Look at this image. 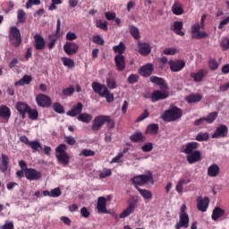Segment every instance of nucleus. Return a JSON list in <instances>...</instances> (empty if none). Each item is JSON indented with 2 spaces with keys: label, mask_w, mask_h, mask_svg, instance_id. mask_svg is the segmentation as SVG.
<instances>
[{
  "label": "nucleus",
  "mask_w": 229,
  "mask_h": 229,
  "mask_svg": "<svg viewBox=\"0 0 229 229\" xmlns=\"http://www.w3.org/2000/svg\"><path fill=\"white\" fill-rule=\"evenodd\" d=\"M151 83L158 85L160 90H154L151 94L150 99L152 103H157V101H162L169 98V86L162 77L152 76L150 77Z\"/></svg>",
  "instance_id": "1"
},
{
  "label": "nucleus",
  "mask_w": 229,
  "mask_h": 229,
  "mask_svg": "<svg viewBox=\"0 0 229 229\" xmlns=\"http://www.w3.org/2000/svg\"><path fill=\"white\" fill-rule=\"evenodd\" d=\"M199 148V143L196 141L188 142L181 148V153H184L188 164H196L201 160V151L196 150Z\"/></svg>",
  "instance_id": "2"
},
{
  "label": "nucleus",
  "mask_w": 229,
  "mask_h": 229,
  "mask_svg": "<svg viewBox=\"0 0 229 229\" xmlns=\"http://www.w3.org/2000/svg\"><path fill=\"white\" fill-rule=\"evenodd\" d=\"M183 116V111L182 108L173 106L168 110H165L161 118L165 123H174L175 121H180Z\"/></svg>",
  "instance_id": "3"
},
{
  "label": "nucleus",
  "mask_w": 229,
  "mask_h": 229,
  "mask_svg": "<svg viewBox=\"0 0 229 229\" xmlns=\"http://www.w3.org/2000/svg\"><path fill=\"white\" fill-rule=\"evenodd\" d=\"M67 146L65 144H60L55 148V157L59 164L67 166L71 157L67 155Z\"/></svg>",
  "instance_id": "4"
},
{
  "label": "nucleus",
  "mask_w": 229,
  "mask_h": 229,
  "mask_svg": "<svg viewBox=\"0 0 229 229\" xmlns=\"http://www.w3.org/2000/svg\"><path fill=\"white\" fill-rule=\"evenodd\" d=\"M189 214H187V205L182 204L179 213V222L175 224V229L189 228Z\"/></svg>",
  "instance_id": "5"
},
{
  "label": "nucleus",
  "mask_w": 229,
  "mask_h": 229,
  "mask_svg": "<svg viewBox=\"0 0 229 229\" xmlns=\"http://www.w3.org/2000/svg\"><path fill=\"white\" fill-rule=\"evenodd\" d=\"M131 182L133 183L134 187H137V185L142 187V185H146V183H152L153 185V174L148 171L146 174L135 175L131 179Z\"/></svg>",
  "instance_id": "6"
},
{
  "label": "nucleus",
  "mask_w": 229,
  "mask_h": 229,
  "mask_svg": "<svg viewBox=\"0 0 229 229\" xmlns=\"http://www.w3.org/2000/svg\"><path fill=\"white\" fill-rule=\"evenodd\" d=\"M9 42L13 47H19L22 44V36L19 28L15 26L10 28Z\"/></svg>",
  "instance_id": "7"
},
{
  "label": "nucleus",
  "mask_w": 229,
  "mask_h": 229,
  "mask_svg": "<svg viewBox=\"0 0 229 229\" xmlns=\"http://www.w3.org/2000/svg\"><path fill=\"white\" fill-rule=\"evenodd\" d=\"M36 103L41 108H49L53 105V100H51V97L46 94H38L36 97Z\"/></svg>",
  "instance_id": "8"
},
{
  "label": "nucleus",
  "mask_w": 229,
  "mask_h": 229,
  "mask_svg": "<svg viewBox=\"0 0 229 229\" xmlns=\"http://www.w3.org/2000/svg\"><path fill=\"white\" fill-rule=\"evenodd\" d=\"M24 174L25 178H27V180H30V182H33V180H40V178H42V173L35 168L25 169Z\"/></svg>",
  "instance_id": "9"
},
{
  "label": "nucleus",
  "mask_w": 229,
  "mask_h": 229,
  "mask_svg": "<svg viewBox=\"0 0 229 229\" xmlns=\"http://www.w3.org/2000/svg\"><path fill=\"white\" fill-rule=\"evenodd\" d=\"M226 137H228V126L225 124L218 126L211 136L213 139H226Z\"/></svg>",
  "instance_id": "10"
},
{
  "label": "nucleus",
  "mask_w": 229,
  "mask_h": 229,
  "mask_svg": "<svg viewBox=\"0 0 229 229\" xmlns=\"http://www.w3.org/2000/svg\"><path fill=\"white\" fill-rule=\"evenodd\" d=\"M138 53L141 56H148V55H151V45L149 43L139 41Z\"/></svg>",
  "instance_id": "11"
},
{
  "label": "nucleus",
  "mask_w": 229,
  "mask_h": 229,
  "mask_svg": "<svg viewBox=\"0 0 229 229\" xmlns=\"http://www.w3.org/2000/svg\"><path fill=\"white\" fill-rule=\"evenodd\" d=\"M106 115H98L94 118L92 121V126L91 130L93 131H99L100 128H103V125L105 124Z\"/></svg>",
  "instance_id": "12"
},
{
  "label": "nucleus",
  "mask_w": 229,
  "mask_h": 229,
  "mask_svg": "<svg viewBox=\"0 0 229 229\" xmlns=\"http://www.w3.org/2000/svg\"><path fill=\"white\" fill-rule=\"evenodd\" d=\"M153 71H155L153 64H147L139 69V74L143 78H149L153 74Z\"/></svg>",
  "instance_id": "13"
},
{
  "label": "nucleus",
  "mask_w": 229,
  "mask_h": 229,
  "mask_svg": "<svg viewBox=\"0 0 229 229\" xmlns=\"http://www.w3.org/2000/svg\"><path fill=\"white\" fill-rule=\"evenodd\" d=\"M114 64L119 72H123L126 69V58L123 55H116L114 56Z\"/></svg>",
  "instance_id": "14"
},
{
  "label": "nucleus",
  "mask_w": 229,
  "mask_h": 229,
  "mask_svg": "<svg viewBox=\"0 0 229 229\" xmlns=\"http://www.w3.org/2000/svg\"><path fill=\"white\" fill-rule=\"evenodd\" d=\"M91 87L93 89V92H95V94H98L101 98L108 92V88H106L105 84H101L99 82H92Z\"/></svg>",
  "instance_id": "15"
},
{
  "label": "nucleus",
  "mask_w": 229,
  "mask_h": 229,
  "mask_svg": "<svg viewBox=\"0 0 229 229\" xmlns=\"http://www.w3.org/2000/svg\"><path fill=\"white\" fill-rule=\"evenodd\" d=\"M168 64L170 65V71L172 72H180L183 67H185V61L183 60H178V61H173L170 60L168 62Z\"/></svg>",
  "instance_id": "16"
},
{
  "label": "nucleus",
  "mask_w": 229,
  "mask_h": 229,
  "mask_svg": "<svg viewBox=\"0 0 229 229\" xmlns=\"http://www.w3.org/2000/svg\"><path fill=\"white\" fill-rule=\"evenodd\" d=\"M78 49H80V47L74 42H66L64 46V51L69 56H72V55H76L78 53Z\"/></svg>",
  "instance_id": "17"
},
{
  "label": "nucleus",
  "mask_w": 229,
  "mask_h": 229,
  "mask_svg": "<svg viewBox=\"0 0 229 229\" xmlns=\"http://www.w3.org/2000/svg\"><path fill=\"white\" fill-rule=\"evenodd\" d=\"M207 74H208V72L207 70L200 69L197 72H191V78H192L196 83H199L200 81H203V78H205Z\"/></svg>",
  "instance_id": "18"
},
{
  "label": "nucleus",
  "mask_w": 229,
  "mask_h": 229,
  "mask_svg": "<svg viewBox=\"0 0 229 229\" xmlns=\"http://www.w3.org/2000/svg\"><path fill=\"white\" fill-rule=\"evenodd\" d=\"M83 110V104L79 102L76 106H73L70 111L66 113V115L69 117H76V115H80Z\"/></svg>",
  "instance_id": "19"
},
{
  "label": "nucleus",
  "mask_w": 229,
  "mask_h": 229,
  "mask_svg": "<svg viewBox=\"0 0 229 229\" xmlns=\"http://www.w3.org/2000/svg\"><path fill=\"white\" fill-rule=\"evenodd\" d=\"M8 165H10V157L6 154H2L0 157L1 173H6L8 171Z\"/></svg>",
  "instance_id": "20"
},
{
  "label": "nucleus",
  "mask_w": 229,
  "mask_h": 229,
  "mask_svg": "<svg viewBox=\"0 0 229 229\" xmlns=\"http://www.w3.org/2000/svg\"><path fill=\"white\" fill-rule=\"evenodd\" d=\"M135 208H137V202L131 203L120 215V219H125V217H128L131 214H133L135 212Z\"/></svg>",
  "instance_id": "21"
},
{
  "label": "nucleus",
  "mask_w": 229,
  "mask_h": 229,
  "mask_svg": "<svg viewBox=\"0 0 229 229\" xmlns=\"http://www.w3.org/2000/svg\"><path fill=\"white\" fill-rule=\"evenodd\" d=\"M171 30L175 35H179L180 37H185V32L182 30H183L182 21H174L173 26L171 27Z\"/></svg>",
  "instance_id": "22"
},
{
  "label": "nucleus",
  "mask_w": 229,
  "mask_h": 229,
  "mask_svg": "<svg viewBox=\"0 0 229 229\" xmlns=\"http://www.w3.org/2000/svg\"><path fill=\"white\" fill-rule=\"evenodd\" d=\"M34 40H35V49H37L38 51H42V49L46 47V40L39 34H36L34 36Z\"/></svg>",
  "instance_id": "23"
},
{
  "label": "nucleus",
  "mask_w": 229,
  "mask_h": 229,
  "mask_svg": "<svg viewBox=\"0 0 229 229\" xmlns=\"http://www.w3.org/2000/svg\"><path fill=\"white\" fill-rule=\"evenodd\" d=\"M219 173H221V169L216 164H213L208 168V176H210L211 178L219 176Z\"/></svg>",
  "instance_id": "24"
},
{
  "label": "nucleus",
  "mask_w": 229,
  "mask_h": 229,
  "mask_svg": "<svg viewBox=\"0 0 229 229\" xmlns=\"http://www.w3.org/2000/svg\"><path fill=\"white\" fill-rule=\"evenodd\" d=\"M203 99L202 94H191L185 98V101L187 103L192 104V103H199Z\"/></svg>",
  "instance_id": "25"
},
{
  "label": "nucleus",
  "mask_w": 229,
  "mask_h": 229,
  "mask_svg": "<svg viewBox=\"0 0 229 229\" xmlns=\"http://www.w3.org/2000/svg\"><path fill=\"white\" fill-rule=\"evenodd\" d=\"M0 117L8 121L12 117V111L8 106H1L0 107Z\"/></svg>",
  "instance_id": "26"
},
{
  "label": "nucleus",
  "mask_w": 229,
  "mask_h": 229,
  "mask_svg": "<svg viewBox=\"0 0 229 229\" xmlns=\"http://www.w3.org/2000/svg\"><path fill=\"white\" fill-rule=\"evenodd\" d=\"M223 216H225V209L216 207L214 208L213 212H212V216L211 218L213 221H217V219L223 217Z\"/></svg>",
  "instance_id": "27"
},
{
  "label": "nucleus",
  "mask_w": 229,
  "mask_h": 229,
  "mask_svg": "<svg viewBox=\"0 0 229 229\" xmlns=\"http://www.w3.org/2000/svg\"><path fill=\"white\" fill-rule=\"evenodd\" d=\"M158 130H160L158 123H151L147 126L145 133L146 135H157V133H158Z\"/></svg>",
  "instance_id": "28"
},
{
  "label": "nucleus",
  "mask_w": 229,
  "mask_h": 229,
  "mask_svg": "<svg viewBox=\"0 0 229 229\" xmlns=\"http://www.w3.org/2000/svg\"><path fill=\"white\" fill-rule=\"evenodd\" d=\"M43 196H50L51 198H58L62 196V191L60 188H55L51 191H43Z\"/></svg>",
  "instance_id": "29"
},
{
  "label": "nucleus",
  "mask_w": 229,
  "mask_h": 229,
  "mask_svg": "<svg viewBox=\"0 0 229 229\" xmlns=\"http://www.w3.org/2000/svg\"><path fill=\"white\" fill-rule=\"evenodd\" d=\"M131 142H144V135L140 131H135L130 136Z\"/></svg>",
  "instance_id": "30"
},
{
  "label": "nucleus",
  "mask_w": 229,
  "mask_h": 229,
  "mask_svg": "<svg viewBox=\"0 0 229 229\" xmlns=\"http://www.w3.org/2000/svg\"><path fill=\"white\" fill-rule=\"evenodd\" d=\"M174 15H183V7L180 2H175L172 6Z\"/></svg>",
  "instance_id": "31"
},
{
  "label": "nucleus",
  "mask_w": 229,
  "mask_h": 229,
  "mask_svg": "<svg viewBox=\"0 0 229 229\" xmlns=\"http://www.w3.org/2000/svg\"><path fill=\"white\" fill-rule=\"evenodd\" d=\"M78 121H81V123H85L86 124H89L92 121V114H89L88 113H81L78 117Z\"/></svg>",
  "instance_id": "32"
},
{
  "label": "nucleus",
  "mask_w": 229,
  "mask_h": 229,
  "mask_svg": "<svg viewBox=\"0 0 229 229\" xmlns=\"http://www.w3.org/2000/svg\"><path fill=\"white\" fill-rule=\"evenodd\" d=\"M97 209L98 214H110V211L106 209V201H98Z\"/></svg>",
  "instance_id": "33"
},
{
  "label": "nucleus",
  "mask_w": 229,
  "mask_h": 229,
  "mask_svg": "<svg viewBox=\"0 0 229 229\" xmlns=\"http://www.w3.org/2000/svg\"><path fill=\"white\" fill-rule=\"evenodd\" d=\"M187 183H191V179H180L175 189L179 194L183 192V185H187Z\"/></svg>",
  "instance_id": "34"
},
{
  "label": "nucleus",
  "mask_w": 229,
  "mask_h": 229,
  "mask_svg": "<svg viewBox=\"0 0 229 229\" xmlns=\"http://www.w3.org/2000/svg\"><path fill=\"white\" fill-rule=\"evenodd\" d=\"M15 108L18 110L19 114L28 112V110H30L29 105L21 101L16 103Z\"/></svg>",
  "instance_id": "35"
},
{
  "label": "nucleus",
  "mask_w": 229,
  "mask_h": 229,
  "mask_svg": "<svg viewBox=\"0 0 229 229\" xmlns=\"http://www.w3.org/2000/svg\"><path fill=\"white\" fill-rule=\"evenodd\" d=\"M136 189L144 199H151V198H153V194L148 190H142L139 186H136Z\"/></svg>",
  "instance_id": "36"
},
{
  "label": "nucleus",
  "mask_w": 229,
  "mask_h": 229,
  "mask_svg": "<svg viewBox=\"0 0 229 229\" xmlns=\"http://www.w3.org/2000/svg\"><path fill=\"white\" fill-rule=\"evenodd\" d=\"M52 108L56 114H65V108H64V106L60 102H55L52 105Z\"/></svg>",
  "instance_id": "37"
},
{
  "label": "nucleus",
  "mask_w": 229,
  "mask_h": 229,
  "mask_svg": "<svg viewBox=\"0 0 229 229\" xmlns=\"http://www.w3.org/2000/svg\"><path fill=\"white\" fill-rule=\"evenodd\" d=\"M210 137V134L208 132H199L195 138V140H198V142H205L208 140Z\"/></svg>",
  "instance_id": "38"
},
{
  "label": "nucleus",
  "mask_w": 229,
  "mask_h": 229,
  "mask_svg": "<svg viewBox=\"0 0 229 229\" xmlns=\"http://www.w3.org/2000/svg\"><path fill=\"white\" fill-rule=\"evenodd\" d=\"M218 113L217 112H212L208 114V116H205L204 119L208 124H212L216 119H217Z\"/></svg>",
  "instance_id": "39"
},
{
  "label": "nucleus",
  "mask_w": 229,
  "mask_h": 229,
  "mask_svg": "<svg viewBox=\"0 0 229 229\" xmlns=\"http://www.w3.org/2000/svg\"><path fill=\"white\" fill-rule=\"evenodd\" d=\"M113 51L117 55H123L126 51V46H124V43L120 42L119 45L113 47Z\"/></svg>",
  "instance_id": "40"
},
{
  "label": "nucleus",
  "mask_w": 229,
  "mask_h": 229,
  "mask_svg": "<svg viewBox=\"0 0 229 229\" xmlns=\"http://www.w3.org/2000/svg\"><path fill=\"white\" fill-rule=\"evenodd\" d=\"M17 19H18V22L20 24H24V22H26V12H24V10L20 9L17 12Z\"/></svg>",
  "instance_id": "41"
},
{
  "label": "nucleus",
  "mask_w": 229,
  "mask_h": 229,
  "mask_svg": "<svg viewBox=\"0 0 229 229\" xmlns=\"http://www.w3.org/2000/svg\"><path fill=\"white\" fill-rule=\"evenodd\" d=\"M64 67H68L69 69L74 68V60L69 58V57H62L61 58Z\"/></svg>",
  "instance_id": "42"
},
{
  "label": "nucleus",
  "mask_w": 229,
  "mask_h": 229,
  "mask_svg": "<svg viewBox=\"0 0 229 229\" xmlns=\"http://www.w3.org/2000/svg\"><path fill=\"white\" fill-rule=\"evenodd\" d=\"M27 114L31 121H37L38 119V111L37 109H31V107H29Z\"/></svg>",
  "instance_id": "43"
},
{
  "label": "nucleus",
  "mask_w": 229,
  "mask_h": 229,
  "mask_svg": "<svg viewBox=\"0 0 229 229\" xmlns=\"http://www.w3.org/2000/svg\"><path fill=\"white\" fill-rule=\"evenodd\" d=\"M130 33L135 40H139V38H140V31L139 30V28L133 25L130 27Z\"/></svg>",
  "instance_id": "44"
},
{
  "label": "nucleus",
  "mask_w": 229,
  "mask_h": 229,
  "mask_svg": "<svg viewBox=\"0 0 229 229\" xmlns=\"http://www.w3.org/2000/svg\"><path fill=\"white\" fill-rule=\"evenodd\" d=\"M48 49H53V47H55L56 41L58 40V36L55 35V34H50L48 36Z\"/></svg>",
  "instance_id": "45"
},
{
  "label": "nucleus",
  "mask_w": 229,
  "mask_h": 229,
  "mask_svg": "<svg viewBox=\"0 0 229 229\" xmlns=\"http://www.w3.org/2000/svg\"><path fill=\"white\" fill-rule=\"evenodd\" d=\"M197 208L199 212H207V208H208V201H198Z\"/></svg>",
  "instance_id": "46"
},
{
  "label": "nucleus",
  "mask_w": 229,
  "mask_h": 229,
  "mask_svg": "<svg viewBox=\"0 0 229 229\" xmlns=\"http://www.w3.org/2000/svg\"><path fill=\"white\" fill-rule=\"evenodd\" d=\"M29 146L31 148V149H33V151H42V145L37 140L30 141Z\"/></svg>",
  "instance_id": "47"
},
{
  "label": "nucleus",
  "mask_w": 229,
  "mask_h": 229,
  "mask_svg": "<svg viewBox=\"0 0 229 229\" xmlns=\"http://www.w3.org/2000/svg\"><path fill=\"white\" fill-rule=\"evenodd\" d=\"M31 76L30 75H24L22 79H21L18 82L17 85H30L31 83Z\"/></svg>",
  "instance_id": "48"
},
{
  "label": "nucleus",
  "mask_w": 229,
  "mask_h": 229,
  "mask_svg": "<svg viewBox=\"0 0 229 229\" xmlns=\"http://www.w3.org/2000/svg\"><path fill=\"white\" fill-rule=\"evenodd\" d=\"M164 55H166L168 56H173L176 55L177 53H180L176 47H169V48H165L163 50Z\"/></svg>",
  "instance_id": "49"
},
{
  "label": "nucleus",
  "mask_w": 229,
  "mask_h": 229,
  "mask_svg": "<svg viewBox=\"0 0 229 229\" xmlns=\"http://www.w3.org/2000/svg\"><path fill=\"white\" fill-rule=\"evenodd\" d=\"M96 26L98 28H99V30H103L104 31H107L108 30V22L107 21H104L102 20H98L96 21Z\"/></svg>",
  "instance_id": "50"
},
{
  "label": "nucleus",
  "mask_w": 229,
  "mask_h": 229,
  "mask_svg": "<svg viewBox=\"0 0 229 229\" xmlns=\"http://www.w3.org/2000/svg\"><path fill=\"white\" fill-rule=\"evenodd\" d=\"M208 37V34L205 31L199 30L196 34L191 35V38H195L197 40H199L201 38H207Z\"/></svg>",
  "instance_id": "51"
},
{
  "label": "nucleus",
  "mask_w": 229,
  "mask_h": 229,
  "mask_svg": "<svg viewBox=\"0 0 229 229\" xmlns=\"http://www.w3.org/2000/svg\"><path fill=\"white\" fill-rule=\"evenodd\" d=\"M105 123H107L106 126L109 130H113V128H115V122L112 120L111 116L106 115Z\"/></svg>",
  "instance_id": "52"
},
{
  "label": "nucleus",
  "mask_w": 229,
  "mask_h": 229,
  "mask_svg": "<svg viewBox=\"0 0 229 229\" xmlns=\"http://www.w3.org/2000/svg\"><path fill=\"white\" fill-rule=\"evenodd\" d=\"M92 42L98 44V46H105V40L99 35L93 36Z\"/></svg>",
  "instance_id": "53"
},
{
  "label": "nucleus",
  "mask_w": 229,
  "mask_h": 229,
  "mask_svg": "<svg viewBox=\"0 0 229 229\" xmlns=\"http://www.w3.org/2000/svg\"><path fill=\"white\" fill-rule=\"evenodd\" d=\"M74 87L71 86L69 88L63 89V96H65V98H69V96H72L74 94Z\"/></svg>",
  "instance_id": "54"
},
{
  "label": "nucleus",
  "mask_w": 229,
  "mask_h": 229,
  "mask_svg": "<svg viewBox=\"0 0 229 229\" xmlns=\"http://www.w3.org/2000/svg\"><path fill=\"white\" fill-rule=\"evenodd\" d=\"M220 46L222 47V51H227V49H229V38H222Z\"/></svg>",
  "instance_id": "55"
},
{
  "label": "nucleus",
  "mask_w": 229,
  "mask_h": 229,
  "mask_svg": "<svg viewBox=\"0 0 229 229\" xmlns=\"http://www.w3.org/2000/svg\"><path fill=\"white\" fill-rule=\"evenodd\" d=\"M106 85L108 89H116L117 87V83L115 82V80L110 77L106 79Z\"/></svg>",
  "instance_id": "56"
},
{
  "label": "nucleus",
  "mask_w": 229,
  "mask_h": 229,
  "mask_svg": "<svg viewBox=\"0 0 229 229\" xmlns=\"http://www.w3.org/2000/svg\"><path fill=\"white\" fill-rule=\"evenodd\" d=\"M208 67L211 71H217L219 64H217V61H216V59L212 58L208 62Z\"/></svg>",
  "instance_id": "57"
},
{
  "label": "nucleus",
  "mask_w": 229,
  "mask_h": 229,
  "mask_svg": "<svg viewBox=\"0 0 229 229\" xmlns=\"http://www.w3.org/2000/svg\"><path fill=\"white\" fill-rule=\"evenodd\" d=\"M108 176H112V170L109 168H104L103 172L99 174V178H108Z\"/></svg>",
  "instance_id": "58"
},
{
  "label": "nucleus",
  "mask_w": 229,
  "mask_h": 229,
  "mask_svg": "<svg viewBox=\"0 0 229 229\" xmlns=\"http://www.w3.org/2000/svg\"><path fill=\"white\" fill-rule=\"evenodd\" d=\"M143 153H149V151H153V143L148 142L145 143L141 148Z\"/></svg>",
  "instance_id": "59"
},
{
  "label": "nucleus",
  "mask_w": 229,
  "mask_h": 229,
  "mask_svg": "<svg viewBox=\"0 0 229 229\" xmlns=\"http://www.w3.org/2000/svg\"><path fill=\"white\" fill-rule=\"evenodd\" d=\"M96 155V152L94 150L84 148L81 153L80 157H94Z\"/></svg>",
  "instance_id": "60"
},
{
  "label": "nucleus",
  "mask_w": 229,
  "mask_h": 229,
  "mask_svg": "<svg viewBox=\"0 0 229 229\" xmlns=\"http://www.w3.org/2000/svg\"><path fill=\"white\" fill-rule=\"evenodd\" d=\"M137 81H139V75H137V74H131L128 77V83H130L131 85H133L134 83H137Z\"/></svg>",
  "instance_id": "61"
},
{
  "label": "nucleus",
  "mask_w": 229,
  "mask_h": 229,
  "mask_svg": "<svg viewBox=\"0 0 229 229\" xmlns=\"http://www.w3.org/2000/svg\"><path fill=\"white\" fill-rule=\"evenodd\" d=\"M105 17H106V21H114L115 19V17H117V14L114 12H106L105 13Z\"/></svg>",
  "instance_id": "62"
},
{
  "label": "nucleus",
  "mask_w": 229,
  "mask_h": 229,
  "mask_svg": "<svg viewBox=\"0 0 229 229\" xmlns=\"http://www.w3.org/2000/svg\"><path fill=\"white\" fill-rule=\"evenodd\" d=\"M102 98H106L107 103L114 102V94L110 93L109 89H107V93H106L105 95H102Z\"/></svg>",
  "instance_id": "63"
},
{
  "label": "nucleus",
  "mask_w": 229,
  "mask_h": 229,
  "mask_svg": "<svg viewBox=\"0 0 229 229\" xmlns=\"http://www.w3.org/2000/svg\"><path fill=\"white\" fill-rule=\"evenodd\" d=\"M0 229H14L13 222L5 223Z\"/></svg>",
  "instance_id": "64"
}]
</instances>
